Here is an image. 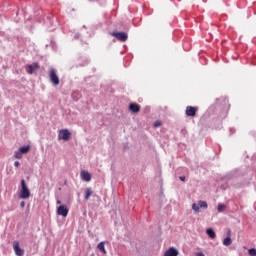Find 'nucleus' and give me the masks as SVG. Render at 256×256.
<instances>
[{
    "instance_id": "ddd939ff",
    "label": "nucleus",
    "mask_w": 256,
    "mask_h": 256,
    "mask_svg": "<svg viewBox=\"0 0 256 256\" xmlns=\"http://www.w3.org/2000/svg\"><path fill=\"white\" fill-rule=\"evenodd\" d=\"M19 151L22 155L27 154L29 151H31V146L27 145V146H23L19 148Z\"/></svg>"
},
{
    "instance_id": "5701e85b",
    "label": "nucleus",
    "mask_w": 256,
    "mask_h": 256,
    "mask_svg": "<svg viewBox=\"0 0 256 256\" xmlns=\"http://www.w3.org/2000/svg\"><path fill=\"white\" fill-rule=\"evenodd\" d=\"M20 207H21L22 209L25 207V201H22V202L20 203Z\"/></svg>"
},
{
    "instance_id": "9d476101",
    "label": "nucleus",
    "mask_w": 256,
    "mask_h": 256,
    "mask_svg": "<svg viewBox=\"0 0 256 256\" xmlns=\"http://www.w3.org/2000/svg\"><path fill=\"white\" fill-rule=\"evenodd\" d=\"M164 256H179V250H177L175 247H170L165 251Z\"/></svg>"
},
{
    "instance_id": "2eb2a0df",
    "label": "nucleus",
    "mask_w": 256,
    "mask_h": 256,
    "mask_svg": "<svg viewBox=\"0 0 256 256\" xmlns=\"http://www.w3.org/2000/svg\"><path fill=\"white\" fill-rule=\"evenodd\" d=\"M206 233L208 237H210V239H215V237H217V235L215 234V230H213V228H208L206 230Z\"/></svg>"
},
{
    "instance_id": "b1692460",
    "label": "nucleus",
    "mask_w": 256,
    "mask_h": 256,
    "mask_svg": "<svg viewBox=\"0 0 256 256\" xmlns=\"http://www.w3.org/2000/svg\"><path fill=\"white\" fill-rule=\"evenodd\" d=\"M19 165H20L19 161L14 162L15 167H19Z\"/></svg>"
},
{
    "instance_id": "39448f33",
    "label": "nucleus",
    "mask_w": 256,
    "mask_h": 256,
    "mask_svg": "<svg viewBox=\"0 0 256 256\" xmlns=\"http://www.w3.org/2000/svg\"><path fill=\"white\" fill-rule=\"evenodd\" d=\"M13 249H14V252H15L16 256L25 255V250L21 249V247L19 246V241H14L13 242Z\"/></svg>"
},
{
    "instance_id": "423d86ee",
    "label": "nucleus",
    "mask_w": 256,
    "mask_h": 256,
    "mask_svg": "<svg viewBox=\"0 0 256 256\" xmlns=\"http://www.w3.org/2000/svg\"><path fill=\"white\" fill-rule=\"evenodd\" d=\"M57 215H60L61 217H67L69 215V208L65 205H60L57 208Z\"/></svg>"
},
{
    "instance_id": "a878e982",
    "label": "nucleus",
    "mask_w": 256,
    "mask_h": 256,
    "mask_svg": "<svg viewBox=\"0 0 256 256\" xmlns=\"http://www.w3.org/2000/svg\"><path fill=\"white\" fill-rule=\"evenodd\" d=\"M57 204H58V205H61V201H60V200H58V201H57Z\"/></svg>"
},
{
    "instance_id": "6ab92c4d",
    "label": "nucleus",
    "mask_w": 256,
    "mask_h": 256,
    "mask_svg": "<svg viewBox=\"0 0 256 256\" xmlns=\"http://www.w3.org/2000/svg\"><path fill=\"white\" fill-rule=\"evenodd\" d=\"M227 206H225L224 204H219L218 205V213H222V211H225Z\"/></svg>"
},
{
    "instance_id": "f03ea898",
    "label": "nucleus",
    "mask_w": 256,
    "mask_h": 256,
    "mask_svg": "<svg viewBox=\"0 0 256 256\" xmlns=\"http://www.w3.org/2000/svg\"><path fill=\"white\" fill-rule=\"evenodd\" d=\"M49 77H50V81L51 83H53V85H59L60 81H59V76H57V70L55 68H51L49 71Z\"/></svg>"
},
{
    "instance_id": "1a4fd4ad",
    "label": "nucleus",
    "mask_w": 256,
    "mask_h": 256,
    "mask_svg": "<svg viewBox=\"0 0 256 256\" xmlns=\"http://www.w3.org/2000/svg\"><path fill=\"white\" fill-rule=\"evenodd\" d=\"M80 177H81L82 181H85L86 183H89V181H91V173H89L85 170H82L80 172Z\"/></svg>"
},
{
    "instance_id": "7ed1b4c3",
    "label": "nucleus",
    "mask_w": 256,
    "mask_h": 256,
    "mask_svg": "<svg viewBox=\"0 0 256 256\" xmlns=\"http://www.w3.org/2000/svg\"><path fill=\"white\" fill-rule=\"evenodd\" d=\"M58 139H62L63 141H69L71 139V132L68 129H62L59 131Z\"/></svg>"
},
{
    "instance_id": "412c9836",
    "label": "nucleus",
    "mask_w": 256,
    "mask_h": 256,
    "mask_svg": "<svg viewBox=\"0 0 256 256\" xmlns=\"http://www.w3.org/2000/svg\"><path fill=\"white\" fill-rule=\"evenodd\" d=\"M192 209L194 210V211H196V212H199V209H200V207H199V205H197V204H192Z\"/></svg>"
},
{
    "instance_id": "dca6fc26",
    "label": "nucleus",
    "mask_w": 256,
    "mask_h": 256,
    "mask_svg": "<svg viewBox=\"0 0 256 256\" xmlns=\"http://www.w3.org/2000/svg\"><path fill=\"white\" fill-rule=\"evenodd\" d=\"M233 243V240H231V237H226L224 240H223V245L225 247H229V245H231Z\"/></svg>"
},
{
    "instance_id": "4be33fe9",
    "label": "nucleus",
    "mask_w": 256,
    "mask_h": 256,
    "mask_svg": "<svg viewBox=\"0 0 256 256\" xmlns=\"http://www.w3.org/2000/svg\"><path fill=\"white\" fill-rule=\"evenodd\" d=\"M161 125H163V123L159 120L154 123V127H161Z\"/></svg>"
},
{
    "instance_id": "20e7f679",
    "label": "nucleus",
    "mask_w": 256,
    "mask_h": 256,
    "mask_svg": "<svg viewBox=\"0 0 256 256\" xmlns=\"http://www.w3.org/2000/svg\"><path fill=\"white\" fill-rule=\"evenodd\" d=\"M110 35H112V37H116L118 41L122 42L127 41V39L129 38V36L125 32H112Z\"/></svg>"
},
{
    "instance_id": "6e6552de",
    "label": "nucleus",
    "mask_w": 256,
    "mask_h": 256,
    "mask_svg": "<svg viewBox=\"0 0 256 256\" xmlns=\"http://www.w3.org/2000/svg\"><path fill=\"white\" fill-rule=\"evenodd\" d=\"M198 108L193 106H187L186 107V115L188 117H195L197 115Z\"/></svg>"
},
{
    "instance_id": "f3484780",
    "label": "nucleus",
    "mask_w": 256,
    "mask_h": 256,
    "mask_svg": "<svg viewBox=\"0 0 256 256\" xmlns=\"http://www.w3.org/2000/svg\"><path fill=\"white\" fill-rule=\"evenodd\" d=\"M14 157L15 159H23V154L21 153L20 150H18L14 153Z\"/></svg>"
},
{
    "instance_id": "f257e3e1",
    "label": "nucleus",
    "mask_w": 256,
    "mask_h": 256,
    "mask_svg": "<svg viewBox=\"0 0 256 256\" xmlns=\"http://www.w3.org/2000/svg\"><path fill=\"white\" fill-rule=\"evenodd\" d=\"M21 187L20 199H29L31 197V191L27 187V182L24 179L21 180Z\"/></svg>"
},
{
    "instance_id": "aec40b11",
    "label": "nucleus",
    "mask_w": 256,
    "mask_h": 256,
    "mask_svg": "<svg viewBox=\"0 0 256 256\" xmlns=\"http://www.w3.org/2000/svg\"><path fill=\"white\" fill-rule=\"evenodd\" d=\"M248 253L250 256H256V249L255 248H251L248 250Z\"/></svg>"
},
{
    "instance_id": "9b49d317",
    "label": "nucleus",
    "mask_w": 256,
    "mask_h": 256,
    "mask_svg": "<svg viewBox=\"0 0 256 256\" xmlns=\"http://www.w3.org/2000/svg\"><path fill=\"white\" fill-rule=\"evenodd\" d=\"M129 110L131 113H139V111H141V106L137 103H131L129 105Z\"/></svg>"
},
{
    "instance_id": "0eeeda50",
    "label": "nucleus",
    "mask_w": 256,
    "mask_h": 256,
    "mask_svg": "<svg viewBox=\"0 0 256 256\" xmlns=\"http://www.w3.org/2000/svg\"><path fill=\"white\" fill-rule=\"evenodd\" d=\"M26 71L28 75H33L35 71H39V64L35 62L32 65H27Z\"/></svg>"
},
{
    "instance_id": "f8f14e48",
    "label": "nucleus",
    "mask_w": 256,
    "mask_h": 256,
    "mask_svg": "<svg viewBox=\"0 0 256 256\" xmlns=\"http://www.w3.org/2000/svg\"><path fill=\"white\" fill-rule=\"evenodd\" d=\"M105 243L107 242H100L98 245H97V249L103 253V255H107V250H105Z\"/></svg>"
},
{
    "instance_id": "393cba45",
    "label": "nucleus",
    "mask_w": 256,
    "mask_h": 256,
    "mask_svg": "<svg viewBox=\"0 0 256 256\" xmlns=\"http://www.w3.org/2000/svg\"><path fill=\"white\" fill-rule=\"evenodd\" d=\"M179 179L180 181H185V176H180Z\"/></svg>"
},
{
    "instance_id": "a211bd4d",
    "label": "nucleus",
    "mask_w": 256,
    "mask_h": 256,
    "mask_svg": "<svg viewBox=\"0 0 256 256\" xmlns=\"http://www.w3.org/2000/svg\"><path fill=\"white\" fill-rule=\"evenodd\" d=\"M198 205H199L200 209H207V202H205V201H199Z\"/></svg>"
},
{
    "instance_id": "4468645a",
    "label": "nucleus",
    "mask_w": 256,
    "mask_h": 256,
    "mask_svg": "<svg viewBox=\"0 0 256 256\" xmlns=\"http://www.w3.org/2000/svg\"><path fill=\"white\" fill-rule=\"evenodd\" d=\"M91 195H93V190L91 188H86L85 191V201H89V199L91 198Z\"/></svg>"
}]
</instances>
